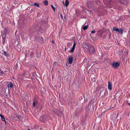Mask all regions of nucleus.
I'll return each instance as SVG.
<instances>
[{"label":"nucleus","instance_id":"obj_1","mask_svg":"<svg viewBox=\"0 0 130 130\" xmlns=\"http://www.w3.org/2000/svg\"><path fill=\"white\" fill-rule=\"evenodd\" d=\"M85 45L88 47L87 52L89 54H91L95 52V49L92 45L88 43H86Z\"/></svg>","mask_w":130,"mask_h":130},{"label":"nucleus","instance_id":"obj_2","mask_svg":"<svg viewBox=\"0 0 130 130\" xmlns=\"http://www.w3.org/2000/svg\"><path fill=\"white\" fill-rule=\"evenodd\" d=\"M112 30L113 31H115L118 32L121 34H122L124 30V29L123 28H121L119 29L118 28H116L115 27H114L113 28Z\"/></svg>","mask_w":130,"mask_h":130},{"label":"nucleus","instance_id":"obj_3","mask_svg":"<svg viewBox=\"0 0 130 130\" xmlns=\"http://www.w3.org/2000/svg\"><path fill=\"white\" fill-rule=\"evenodd\" d=\"M120 63L118 62H114L112 65L113 67L115 69H116L120 66Z\"/></svg>","mask_w":130,"mask_h":130},{"label":"nucleus","instance_id":"obj_4","mask_svg":"<svg viewBox=\"0 0 130 130\" xmlns=\"http://www.w3.org/2000/svg\"><path fill=\"white\" fill-rule=\"evenodd\" d=\"M73 55L69 57L68 59V62L70 64L72 63L73 60Z\"/></svg>","mask_w":130,"mask_h":130},{"label":"nucleus","instance_id":"obj_5","mask_svg":"<svg viewBox=\"0 0 130 130\" xmlns=\"http://www.w3.org/2000/svg\"><path fill=\"white\" fill-rule=\"evenodd\" d=\"M76 46V43L75 42H74V44H73V46L72 47L71 49V50L70 51V52L71 53H73L74 52V50L75 48V47Z\"/></svg>","mask_w":130,"mask_h":130},{"label":"nucleus","instance_id":"obj_6","mask_svg":"<svg viewBox=\"0 0 130 130\" xmlns=\"http://www.w3.org/2000/svg\"><path fill=\"white\" fill-rule=\"evenodd\" d=\"M119 2L121 4L124 5H126L127 4L126 1L125 0H120Z\"/></svg>","mask_w":130,"mask_h":130},{"label":"nucleus","instance_id":"obj_7","mask_svg":"<svg viewBox=\"0 0 130 130\" xmlns=\"http://www.w3.org/2000/svg\"><path fill=\"white\" fill-rule=\"evenodd\" d=\"M92 2L91 1L88 2L87 3V5L88 7L89 8L91 7V3Z\"/></svg>","mask_w":130,"mask_h":130},{"label":"nucleus","instance_id":"obj_8","mask_svg":"<svg viewBox=\"0 0 130 130\" xmlns=\"http://www.w3.org/2000/svg\"><path fill=\"white\" fill-rule=\"evenodd\" d=\"M108 89L110 90H111L112 89V86L110 84V83L109 81L108 82Z\"/></svg>","mask_w":130,"mask_h":130},{"label":"nucleus","instance_id":"obj_9","mask_svg":"<svg viewBox=\"0 0 130 130\" xmlns=\"http://www.w3.org/2000/svg\"><path fill=\"white\" fill-rule=\"evenodd\" d=\"M30 5L31 6H36L37 7L39 8H40V6L39 4L38 3H34V4H30Z\"/></svg>","mask_w":130,"mask_h":130},{"label":"nucleus","instance_id":"obj_10","mask_svg":"<svg viewBox=\"0 0 130 130\" xmlns=\"http://www.w3.org/2000/svg\"><path fill=\"white\" fill-rule=\"evenodd\" d=\"M0 117H1V120L3 121H5L6 123V122L4 116L1 114L0 115Z\"/></svg>","mask_w":130,"mask_h":130},{"label":"nucleus","instance_id":"obj_11","mask_svg":"<svg viewBox=\"0 0 130 130\" xmlns=\"http://www.w3.org/2000/svg\"><path fill=\"white\" fill-rule=\"evenodd\" d=\"M113 119H116L117 118V117H118V113L117 115H116V113H113Z\"/></svg>","mask_w":130,"mask_h":130},{"label":"nucleus","instance_id":"obj_12","mask_svg":"<svg viewBox=\"0 0 130 130\" xmlns=\"http://www.w3.org/2000/svg\"><path fill=\"white\" fill-rule=\"evenodd\" d=\"M29 74L28 72L27 71H25L24 72V73L23 74V75H28Z\"/></svg>","mask_w":130,"mask_h":130},{"label":"nucleus","instance_id":"obj_13","mask_svg":"<svg viewBox=\"0 0 130 130\" xmlns=\"http://www.w3.org/2000/svg\"><path fill=\"white\" fill-rule=\"evenodd\" d=\"M58 65V63L57 62H54L53 64V68L57 66Z\"/></svg>","mask_w":130,"mask_h":130},{"label":"nucleus","instance_id":"obj_14","mask_svg":"<svg viewBox=\"0 0 130 130\" xmlns=\"http://www.w3.org/2000/svg\"><path fill=\"white\" fill-rule=\"evenodd\" d=\"M13 83L12 82H10V83L9 84H8V88H9V87L11 88V87H13Z\"/></svg>","mask_w":130,"mask_h":130},{"label":"nucleus","instance_id":"obj_15","mask_svg":"<svg viewBox=\"0 0 130 130\" xmlns=\"http://www.w3.org/2000/svg\"><path fill=\"white\" fill-rule=\"evenodd\" d=\"M58 116L61 117L63 115V114L62 112L59 111V114H57Z\"/></svg>","mask_w":130,"mask_h":130},{"label":"nucleus","instance_id":"obj_16","mask_svg":"<svg viewBox=\"0 0 130 130\" xmlns=\"http://www.w3.org/2000/svg\"><path fill=\"white\" fill-rule=\"evenodd\" d=\"M44 5L45 6L48 5V1L47 0H45L43 2Z\"/></svg>","mask_w":130,"mask_h":130},{"label":"nucleus","instance_id":"obj_17","mask_svg":"<svg viewBox=\"0 0 130 130\" xmlns=\"http://www.w3.org/2000/svg\"><path fill=\"white\" fill-rule=\"evenodd\" d=\"M69 4V2L68 1V0H66L65 1V6L66 7L68 6Z\"/></svg>","mask_w":130,"mask_h":130},{"label":"nucleus","instance_id":"obj_18","mask_svg":"<svg viewBox=\"0 0 130 130\" xmlns=\"http://www.w3.org/2000/svg\"><path fill=\"white\" fill-rule=\"evenodd\" d=\"M88 27V26H87V25L83 27V29L84 30H86V29H87Z\"/></svg>","mask_w":130,"mask_h":130},{"label":"nucleus","instance_id":"obj_19","mask_svg":"<svg viewBox=\"0 0 130 130\" xmlns=\"http://www.w3.org/2000/svg\"><path fill=\"white\" fill-rule=\"evenodd\" d=\"M0 74H2L3 76L5 75L3 73V72L1 69H0Z\"/></svg>","mask_w":130,"mask_h":130},{"label":"nucleus","instance_id":"obj_20","mask_svg":"<svg viewBox=\"0 0 130 130\" xmlns=\"http://www.w3.org/2000/svg\"><path fill=\"white\" fill-rule=\"evenodd\" d=\"M5 36L4 37L3 36L2 37V38L3 39V42L4 44L5 41Z\"/></svg>","mask_w":130,"mask_h":130},{"label":"nucleus","instance_id":"obj_21","mask_svg":"<svg viewBox=\"0 0 130 130\" xmlns=\"http://www.w3.org/2000/svg\"><path fill=\"white\" fill-rule=\"evenodd\" d=\"M114 106H112V105H111L110 108L107 110V111H108L109 110H111L114 107Z\"/></svg>","mask_w":130,"mask_h":130},{"label":"nucleus","instance_id":"obj_22","mask_svg":"<svg viewBox=\"0 0 130 130\" xmlns=\"http://www.w3.org/2000/svg\"><path fill=\"white\" fill-rule=\"evenodd\" d=\"M91 80H92V81H93V82H95L96 80V79L95 78V77H93L91 78Z\"/></svg>","mask_w":130,"mask_h":130},{"label":"nucleus","instance_id":"obj_23","mask_svg":"<svg viewBox=\"0 0 130 130\" xmlns=\"http://www.w3.org/2000/svg\"><path fill=\"white\" fill-rule=\"evenodd\" d=\"M51 6L53 10H54V11H55V8L52 5H51Z\"/></svg>","mask_w":130,"mask_h":130},{"label":"nucleus","instance_id":"obj_24","mask_svg":"<svg viewBox=\"0 0 130 130\" xmlns=\"http://www.w3.org/2000/svg\"><path fill=\"white\" fill-rule=\"evenodd\" d=\"M36 105V103L34 101L33 102L32 106L33 107H35Z\"/></svg>","mask_w":130,"mask_h":130},{"label":"nucleus","instance_id":"obj_25","mask_svg":"<svg viewBox=\"0 0 130 130\" xmlns=\"http://www.w3.org/2000/svg\"><path fill=\"white\" fill-rule=\"evenodd\" d=\"M4 55H5L6 56H7V52H4Z\"/></svg>","mask_w":130,"mask_h":130},{"label":"nucleus","instance_id":"obj_26","mask_svg":"<svg viewBox=\"0 0 130 130\" xmlns=\"http://www.w3.org/2000/svg\"><path fill=\"white\" fill-rule=\"evenodd\" d=\"M95 32V31L94 30H92L91 31V33L93 34Z\"/></svg>","mask_w":130,"mask_h":130},{"label":"nucleus","instance_id":"obj_27","mask_svg":"<svg viewBox=\"0 0 130 130\" xmlns=\"http://www.w3.org/2000/svg\"><path fill=\"white\" fill-rule=\"evenodd\" d=\"M81 7L84 10L85 9V8L84 6H82Z\"/></svg>","mask_w":130,"mask_h":130},{"label":"nucleus","instance_id":"obj_28","mask_svg":"<svg viewBox=\"0 0 130 130\" xmlns=\"http://www.w3.org/2000/svg\"><path fill=\"white\" fill-rule=\"evenodd\" d=\"M60 17H61V19H63V17L62 16V14H60Z\"/></svg>","mask_w":130,"mask_h":130},{"label":"nucleus","instance_id":"obj_29","mask_svg":"<svg viewBox=\"0 0 130 130\" xmlns=\"http://www.w3.org/2000/svg\"><path fill=\"white\" fill-rule=\"evenodd\" d=\"M33 54H30V56H31V57H33Z\"/></svg>","mask_w":130,"mask_h":130},{"label":"nucleus","instance_id":"obj_30","mask_svg":"<svg viewBox=\"0 0 130 130\" xmlns=\"http://www.w3.org/2000/svg\"><path fill=\"white\" fill-rule=\"evenodd\" d=\"M101 92H102V91H101L100 93V95H101Z\"/></svg>","mask_w":130,"mask_h":130},{"label":"nucleus","instance_id":"obj_31","mask_svg":"<svg viewBox=\"0 0 130 130\" xmlns=\"http://www.w3.org/2000/svg\"><path fill=\"white\" fill-rule=\"evenodd\" d=\"M52 43H53V41H52Z\"/></svg>","mask_w":130,"mask_h":130},{"label":"nucleus","instance_id":"obj_32","mask_svg":"<svg viewBox=\"0 0 130 130\" xmlns=\"http://www.w3.org/2000/svg\"><path fill=\"white\" fill-rule=\"evenodd\" d=\"M64 18L65 19V16H64Z\"/></svg>","mask_w":130,"mask_h":130},{"label":"nucleus","instance_id":"obj_33","mask_svg":"<svg viewBox=\"0 0 130 130\" xmlns=\"http://www.w3.org/2000/svg\"><path fill=\"white\" fill-rule=\"evenodd\" d=\"M42 40H43V38H42Z\"/></svg>","mask_w":130,"mask_h":130},{"label":"nucleus","instance_id":"obj_34","mask_svg":"<svg viewBox=\"0 0 130 130\" xmlns=\"http://www.w3.org/2000/svg\"><path fill=\"white\" fill-rule=\"evenodd\" d=\"M65 50H66V48H65Z\"/></svg>","mask_w":130,"mask_h":130}]
</instances>
